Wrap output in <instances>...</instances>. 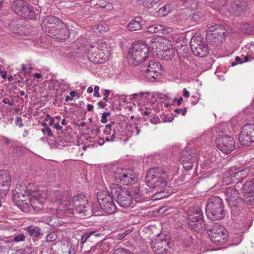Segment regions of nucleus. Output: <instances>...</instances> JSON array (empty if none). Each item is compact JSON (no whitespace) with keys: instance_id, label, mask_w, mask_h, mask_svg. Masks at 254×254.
<instances>
[{"instance_id":"63","label":"nucleus","mask_w":254,"mask_h":254,"mask_svg":"<svg viewBox=\"0 0 254 254\" xmlns=\"http://www.w3.org/2000/svg\"><path fill=\"white\" fill-rule=\"evenodd\" d=\"M54 128L57 130H60L63 128V127L58 123L54 125Z\"/></svg>"},{"instance_id":"37","label":"nucleus","mask_w":254,"mask_h":254,"mask_svg":"<svg viewBox=\"0 0 254 254\" xmlns=\"http://www.w3.org/2000/svg\"><path fill=\"white\" fill-rule=\"evenodd\" d=\"M182 160L183 161L195 162V158L192 155L191 150H187L183 153Z\"/></svg>"},{"instance_id":"15","label":"nucleus","mask_w":254,"mask_h":254,"mask_svg":"<svg viewBox=\"0 0 254 254\" xmlns=\"http://www.w3.org/2000/svg\"><path fill=\"white\" fill-rule=\"evenodd\" d=\"M217 147L224 153L229 154L235 148L233 138L228 135H219L215 139Z\"/></svg>"},{"instance_id":"43","label":"nucleus","mask_w":254,"mask_h":254,"mask_svg":"<svg viewBox=\"0 0 254 254\" xmlns=\"http://www.w3.org/2000/svg\"><path fill=\"white\" fill-rule=\"evenodd\" d=\"M159 1V0H145L143 1V5L148 8H150L154 4L158 3Z\"/></svg>"},{"instance_id":"19","label":"nucleus","mask_w":254,"mask_h":254,"mask_svg":"<svg viewBox=\"0 0 254 254\" xmlns=\"http://www.w3.org/2000/svg\"><path fill=\"white\" fill-rule=\"evenodd\" d=\"M11 182L10 173L7 170H0V197H3L7 194Z\"/></svg>"},{"instance_id":"14","label":"nucleus","mask_w":254,"mask_h":254,"mask_svg":"<svg viewBox=\"0 0 254 254\" xmlns=\"http://www.w3.org/2000/svg\"><path fill=\"white\" fill-rule=\"evenodd\" d=\"M211 241L216 245L225 243L228 239V233L225 228L218 223H215L208 230Z\"/></svg>"},{"instance_id":"27","label":"nucleus","mask_w":254,"mask_h":254,"mask_svg":"<svg viewBox=\"0 0 254 254\" xmlns=\"http://www.w3.org/2000/svg\"><path fill=\"white\" fill-rule=\"evenodd\" d=\"M161 51H162V55L164 60H168L173 57L175 52L171 44H169L165 45L163 47Z\"/></svg>"},{"instance_id":"50","label":"nucleus","mask_w":254,"mask_h":254,"mask_svg":"<svg viewBox=\"0 0 254 254\" xmlns=\"http://www.w3.org/2000/svg\"><path fill=\"white\" fill-rule=\"evenodd\" d=\"M183 1L185 3V6H186L188 8L193 9L195 7V6H192L191 4V3L192 2L194 4L193 2H192L191 0H183Z\"/></svg>"},{"instance_id":"49","label":"nucleus","mask_w":254,"mask_h":254,"mask_svg":"<svg viewBox=\"0 0 254 254\" xmlns=\"http://www.w3.org/2000/svg\"><path fill=\"white\" fill-rule=\"evenodd\" d=\"M110 112H104L102 113V115L101 117V122L103 124H105L107 122L108 120L107 119V117L110 115Z\"/></svg>"},{"instance_id":"9","label":"nucleus","mask_w":254,"mask_h":254,"mask_svg":"<svg viewBox=\"0 0 254 254\" xmlns=\"http://www.w3.org/2000/svg\"><path fill=\"white\" fill-rule=\"evenodd\" d=\"M110 55L111 46L107 42H101L98 43L97 48L89 58L95 63H103L108 60Z\"/></svg>"},{"instance_id":"17","label":"nucleus","mask_w":254,"mask_h":254,"mask_svg":"<svg viewBox=\"0 0 254 254\" xmlns=\"http://www.w3.org/2000/svg\"><path fill=\"white\" fill-rule=\"evenodd\" d=\"M201 40L199 37L192 38L190 41V48L195 56L204 57L208 54V48Z\"/></svg>"},{"instance_id":"54","label":"nucleus","mask_w":254,"mask_h":254,"mask_svg":"<svg viewBox=\"0 0 254 254\" xmlns=\"http://www.w3.org/2000/svg\"><path fill=\"white\" fill-rule=\"evenodd\" d=\"M98 245L96 244L94 246H93L91 247L90 249L87 251L86 252V254H93L95 252L96 250H98Z\"/></svg>"},{"instance_id":"12","label":"nucleus","mask_w":254,"mask_h":254,"mask_svg":"<svg viewBox=\"0 0 254 254\" xmlns=\"http://www.w3.org/2000/svg\"><path fill=\"white\" fill-rule=\"evenodd\" d=\"M112 177L115 181L123 185L131 184L136 179V176L127 169L118 168L113 171Z\"/></svg>"},{"instance_id":"24","label":"nucleus","mask_w":254,"mask_h":254,"mask_svg":"<svg viewBox=\"0 0 254 254\" xmlns=\"http://www.w3.org/2000/svg\"><path fill=\"white\" fill-rule=\"evenodd\" d=\"M249 172L248 169H245L232 173L228 177L231 182L235 183L241 182L243 180L246 178Z\"/></svg>"},{"instance_id":"55","label":"nucleus","mask_w":254,"mask_h":254,"mask_svg":"<svg viewBox=\"0 0 254 254\" xmlns=\"http://www.w3.org/2000/svg\"><path fill=\"white\" fill-rule=\"evenodd\" d=\"M56 239V237L54 234H50L47 235L46 236V241L47 242H52Z\"/></svg>"},{"instance_id":"22","label":"nucleus","mask_w":254,"mask_h":254,"mask_svg":"<svg viewBox=\"0 0 254 254\" xmlns=\"http://www.w3.org/2000/svg\"><path fill=\"white\" fill-rule=\"evenodd\" d=\"M70 197L63 201L57 210L58 214L71 215L73 213V209L69 201Z\"/></svg>"},{"instance_id":"20","label":"nucleus","mask_w":254,"mask_h":254,"mask_svg":"<svg viewBox=\"0 0 254 254\" xmlns=\"http://www.w3.org/2000/svg\"><path fill=\"white\" fill-rule=\"evenodd\" d=\"M210 31L216 32L212 34V42L216 45H218L222 43L226 36L227 32L226 30L220 27L219 25H214L210 26L209 28Z\"/></svg>"},{"instance_id":"10","label":"nucleus","mask_w":254,"mask_h":254,"mask_svg":"<svg viewBox=\"0 0 254 254\" xmlns=\"http://www.w3.org/2000/svg\"><path fill=\"white\" fill-rule=\"evenodd\" d=\"M72 202L74 209L80 217H88L92 214L90 207L89 205L87 197L85 195H76L73 197Z\"/></svg>"},{"instance_id":"31","label":"nucleus","mask_w":254,"mask_h":254,"mask_svg":"<svg viewBox=\"0 0 254 254\" xmlns=\"http://www.w3.org/2000/svg\"><path fill=\"white\" fill-rule=\"evenodd\" d=\"M114 125L115 123L113 122H112L106 125L105 126V128L104 130V133L107 135V136L105 137V139L106 141H112L114 140V133L110 135L112 132V127Z\"/></svg>"},{"instance_id":"39","label":"nucleus","mask_w":254,"mask_h":254,"mask_svg":"<svg viewBox=\"0 0 254 254\" xmlns=\"http://www.w3.org/2000/svg\"><path fill=\"white\" fill-rule=\"evenodd\" d=\"M99 250L104 252H107L109 250L110 243L104 240L100 243L97 244Z\"/></svg>"},{"instance_id":"35","label":"nucleus","mask_w":254,"mask_h":254,"mask_svg":"<svg viewBox=\"0 0 254 254\" xmlns=\"http://www.w3.org/2000/svg\"><path fill=\"white\" fill-rule=\"evenodd\" d=\"M54 196L55 201H61L65 199L68 198L69 194L67 192H62L60 190H55L54 192Z\"/></svg>"},{"instance_id":"16","label":"nucleus","mask_w":254,"mask_h":254,"mask_svg":"<svg viewBox=\"0 0 254 254\" xmlns=\"http://www.w3.org/2000/svg\"><path fill=\"white\" fill-rule=\"evenodd\" d=\"M239 140L242 145L249 146L254 142V124H248L243 126Z\"/></svg>"},{"instance_id":"21","label":"nucleus","mask_w":254,"mask_h":254,"mask_svg":"<svg viewBox=\"0 0 254 254\" xmlns=\"http://www.w3.org/2000/svg\"><path fill=\"white\" fill-rule=\"evenodd\" d=\"M149 189L143 187H135L132 190V195L134 200L137 202H141L145 201L148 197L146 195L149 192ZM150 190V189L149 190Z\"/></svg>"},{"instance_id":"64","label":"nucleus","mask_w":254,"mask_h":254,"mask_svg":"<svg viewBox=\"0 0 254 254\" xmlns=\"http://www.w3.org/2000/svg\"><path fill=\"white\" fill-rule=\"evenodd\" d=\"M93 109V106L91 104H87V110H88V111H92Z\"/></svg>"},{"instance_id":"62","label":"nucleus","mask_w":254,"mask_h":254,"mask_svg":"<svg viewBox=\"0 0 254 254\" xmlns=\"http://www.w3.org/2000/svg\"><path fill=\"white\" fill-rule=\"evenodd\" d=\"M235 60L237 63H239L240 64H242L244 63V60H243L242 58H241L240 57L238 56L236 57Z\"/></svg>"},{"instance_id":"23","label":"nucleus","mask_w":254,"mask_h":254,"mask_svg":"<svg viewBox=\"0 0 254 254\" xmlns=\"http://www.w3.org/2000/svg\"><path fill=\"white\" fill-rule=\"evenodd\" d=\"M194 217L188 218L187 222L190 227L195 231H202L205 226L203 222V219L201 218H197L196 220H192Z\"/></svg>"},{"instance_id":"11","label":"nucleus","mask_w":254,"mask_h":254,"mask_svg":"<svg viewBox=\"0 0 254 254\" xmlns=\"http://www.w3.org/2000/svg\"><path fill=\"white\" fill-rule=\"evenodd\" d=\"M112 177L115 181L123 185L131 184L136 179V176L127 169L118 168L113 171Z\"/></svg>"},{"instance_id":"47","label":"nucleus","mask_w":254,"mask_h":254,"mask_svg":"<svg viewBox=\"0 0 254 254\" xmlns=\"http://www.w3.org/2000/svg\"><path fill=\"white\" fill-rule=\"evenodd\" d=\"M41 130L43 134L47 135L49 137H51L53 135L52 131L48 126H46V127H43Z\"/></svg>"},{"instance_id":"26","label":"nucleus","mask_w":254,"mask_h":254,"mask_svg":"<svg viewBox=\"0 0 254 254\" xmlns=\"http://www.w3.org/2000/svg\"><path fill=\"white\" fill-rule=\"evenodd\" d=\"M143 25L142 19L141 17H135L128 24L127 28L130 31L140 30Z\"/></svg>"},{"instance_id":"8","label":"nucleus","mask_w":254,"mask_h":254,"mask_svg":"<svg viewBox=\"0 0 254 254\" xmlns=\"http://www.w3.org/2000/svg\"><path fill=\"white\" fill-rule=\"evenodd\" d=\"M114 196L107 191H100L97 193V198L101 209L107 214H112L116 210Z\"/></svg>"},{"instance_id":"57","label":"nucleus","mask_w":254,"mask_h":254,"mask_svg":"<svg viewBox=\"0 0 254 254\" xmlns=\"http://www.w3.org/2000/svg\"><path fill=\"white\" fill-rule=\"evenodd\" d=\"M99 89L100 88L98 86H95L94 88V96L95 97H100V94H99Z\"/></svg>"},{"instance_id":"45","label":"nucleus","mask_w":254,"mask_h":254,"mask_svg":"<svg viewBox=\"0 0 254 254\" xmlns=\"http://www.w3.org/2000/svg\"><path fill=\"white\" fill-rule=\"evenodd\" d=\"M194 162H189V161H182L183 165L184 168L187 171L190 170L193 166V163Z\"/></svg>"},{"instance_id":"42","label":"nucleus","mask_w":254,"mask_h":254,"mask_svg":"<svg viewBox=\"0 0 254 254\" xmlns=\"http://www.w3.org/2000/svg\"><path fill=\"white\" fill-rule=\"evenodd\" d=\"M133 231L132 229H128L124 230L123 232L119 233L117 235L118 239L120 240H123L127 235H128Z\"/></svg>"},{"instance_id":"40","label":"nucleus","mask_w":254,"mask_h":254,"mask_svg":"<svg viewBox=\"0 0 254 254\" xmlns=\"http://www.w3.org/2000/svg\"><path fill=\"white\" fill-rule=\"evenodd\" d=\"M149 94V92H141L138 93H135L132 94L131 96L132 97V99H134L138 101H141L146 99L145 95H147Z\"/></svg>"},{"instance_id":"59","label":"nucleus","mask_w":254,"mask_h":254,"mask_svg":"<svg viewBox=\"0 0 254 254\" xmlns=\"http://www.w3.org/2000/svg\"><path fill=\"white\" fill-rule=\"evenodd\" d=\"M249 27V24L247 23H245L243 24V28L245 29V31H244L246 33H249L250 32V31L248 30Z\"/></svg>"},{"instance_id":"13","label":"nucleus","mask_w":254,"mask_h":254,"mask_svg":"<svg viewBox=\"0 0 254 254\" xmlns=\"http://www.w3.org/2000/svg\"><path fill=\"white\" fill-rule=\"evenodd\" d=\"M171 245L169 236L163 234H158L151 244L152 249L156 254H166Z\"/></svg>"},{"instance_id":"41","label":"nucleus","mask_w":254,"mask_h":254,"mask_svg":"<svg viewBox=\"0 0 254 254\" xmlns=\"http://www.w3.org/2000/svg\"><path fill=\"white\" fill-rule=\"evenodd\" d=\"M158 11L161 16H165L170 12V6L169 5H165L160 8Z\"/></svg>"},{"instance_id":"61","label":"nucleus","mask_w":254,"mask_h":254,"mask_svg":"<svg viewBox=\"0 0 254 254\" xmlns=\"http://www.w3.org/2000/svg\"><path fill=\"white\" fill-rule=\"evenodd\" d=\"M183 96L186 98H188L190 96V93L186 88L183 89Z\"/></svg>"},{"instance_id":"18","label":"nucleus","mask_w":254,"mask_h":254,"mask_svg":"<svg viewBox=\"0 0 254 254\" xmlns=\"http://www.w3.org/2000/svg\"><path fill=\"white\" fill-rule=\"evenodd\" d=\"M12 9L13 11L21 16L30 17L34 11L29 8V4L21 0H16L13 3Z\"/></svg>"},{"instance_id":"4","label":"nucleus","mask_w":254,"mask_h":254,"mask_svg":"<svg viewBox=\"0 0 254 254\" xmlns=\"http://www.w3.org/2000/svg\"><path fill=\"white\" fill-rule=\"evenodd\" d=\"M167 175L162 168L155 167L150 169L146 174V182L150 190L153 192L157 191L167 184Z\"/></svg>"},{"instance_id":"53","label":"nucleus","mask_w":254,"mask_h":254,"mask_svg":"<svg viewBox=\"0 0 254 254\" xmlns=\"http://www.w3.org/2000/svg\"><path fill=\"white\" fill-rule=\"evenodd\" d=\"M100 208L98 206H95L94 205H92L91 209H90V212L92 213V214L90 215V216L92 215H98V214H96L99 211Z\"/></svg>"},{"instance_id":"7","label":"nucleus","mask_w":254,"mask_h":254,"mask_svg":"<svg viewBox=\"0 0 254 254\" xmlns=\"http://www.w3.org/2000/svg\"><path fill=\"white\" fill-rule=\"evenodd\" d=\"M111 193L116 198V201L121 206L127 207L131 204L132 197L125 188L116 184H112Z\"/></svg>"},{"instance_id":"56","label":"nucleus","mask_w":254,"mask_h":254,"mask_svg":"<svg viewBox=\"0 0 254 254\" xmlns=\"http://www.w3.org/2000/svg\"><path fill=\"white\" fill-rule=\"evenodd\" d=\"M111 92V91L108 90V89H105L104 90V93L103 94V95H104V98H103V100L105 101V102H108V97H109V95L110 94Z\"/></svg>"},{"instance_id":"34","label":"nucleus","mask_w":254,"mask_h":254,"mask_svg":"<svg viewBox=\"0 0 254 254\" xmlns=\"http://www.w3.org/2000/svg\"><path fill=\"white\" fill-rule=\"evenodd\" d=\"M242 189L244 193H254V178L252 180L246 181Z\"/></svg>"},{"instance_id":"33","label":"nucleus","mask_w":254,"mask_h":254,"mask_svg":"<svg viewBox=\"0 0 254 254\" xmlns=\"http://www.w3.org/2000/svg\"><path fill=\"white\" fill-rule=\"evenodd\" d=\"M141 71L145 77V78L150 81H154L156 77L160 74L161 73H157L155 71L151 70V69H142Z\"/></svg>"},{"instance_id":"32","label":"nucleus","mask_w":254,"mask_h":254,"mask_svg":"<svg viewBox=\"0 0 254 254\" xmlns=\"http://www.w3.org/2000/svg\"><path fill=\"white\" fill-rule=\"evenodd\" d=\"M161 68L162 66L158 62H156L154 60H152L149 61L148 65L143 67V69H151L157 73H161Z\"/></svg>"},{"instance_id":"1","label":"nucleus","mask_w":254,"mask_h":254,"mask_svg":"<svg viewBox=\"0 0 254 254\" xmlns=\"http://www.w3.org/2000/svg\"><path fill=\"white\" fill-rule=\"evenodd\" d=\"M12 193L13 201L25 212L29 211L31 207L35 211L42 209L46 198V193L37 191L33 183H29L27 186L23 183L18 184Z\"/></svg>"},{"instance_id":"29","label":"nucleus","mask_w":254,"mask_h":254,"mask_svg":"<svg viewBox=\"0 0 254 254\" xmlns=\"http://www.w3.org/2000/svg\"><path fill=\"white\" fill-rule=\"evenodd\" d=\"M176 48L180 56L184 58L189 57L190 54L189 47L186 45H184L183 44H179L177 45Z\"/></svg>"},{"instance_id":"25","label":"nucleus","mask_w":254,"mask_h":254,"mask_svg":"<svg viewBox=\"0 0 254 254\" xmlns=\"http://www.w3.org/2000/svg\"><path fill=\"white\" fill-rule=\"evenodd\" d=\"M167 41L163 37H156L152 38L149 43V47L153 50H160L161 51L163 47L165 45V42Z\"/></svg>"},{"instance_id":"2","label":"nucleus","mask_w":254,"mask_h":254,"mask_svg":"<svg viewBox=\"0 0 254 254\" xmlns=\"http://www.w3.org/2000/svg\"><path fill=\"white\" fill-rule=\"evenodd\" d=\"M41 27L46 35L55 39H65L69 35L66 24L54 16L45 17L42 21Z\"/></svg>"},{"instance_id":"36","label":"nucleus","mask_w":254,"mask_h":254,"mask_svg":"<svg viewBox=\"0 0 254 254\" xmlns=\"http://www.w3.org/2000/svg\"><path fill=\"white\" fill-rule=\"evenodd\" d=\"M92 235H94L95 237H98L100 235V234L98 233L96 231L90 230L86 232L82 236L81 238V243L84 244L87 240Z\"/></svg>"},{"instance_id":"3","label":"nucleus","mask_w":254,"mask_h":254,"mask_svg":"<svg viewBox=\"0 0 254 254\" xmlns=\"http://www.w3.org/2000/svg\"><path fill=\"white\" fill-rule=\"evenodd\" d=\"M149 57V50L147 44L142 41L134 42L127 54L129 64L134 66L146 60Z\"/></svg>"},{"instance_id":"6","label":"nucleus","mask_w":254,"mask_h":254,"mask_svg":"<svg viewBox=\"0 0 254 254\" xmlns=\"http://www.w3.org/2000/svg\"><path fill=\"white\" fill-rule=\"evenodd\" d=\"M226 200L233 215H239L244 208L245 201L239 196L238 190L233 187L228 188L225 192Z\"/></svg>"},{"instance_id":"5","label":"nucleus","mask_w":254,"mask_h":254,"mask_svg":"<svg viewBox=\"0 0 254 254\" xmlns=\"http://www.w3.org/2000/svg\"><path fill=\"white\" fill-rule=\"evenodd\" d=\"M206 214L210 220H222L225 216L222 199L218 196H213L208 200Z\"/></svg>"},{"instance_id":"38","label":"nucleus","mask_w":254,"mask_h":254,"mask_svg":"<svg viewBox=\"0 0 254 254\" xmlns=\"http://www.w3.org/2000/svg\"><path fill=\"white\" fill-rule=\"evenodd\" d=\"M164 30V26L162 25H152L147 28V31L151 33H158Z\"/></svg>"},{"instance_id":"60","label":"nucleus","mask_w":254,"mask_h":254,"mask_svg":"<svg viewBox=\"0 0 254 254\" xmlns=\"http://www.w3.org/2000/svg\"><path fill=\"white\" fill-rule=\"evenodd\" d=\"M2 102L4 104H8L9 105H12V103L10 101V100L8 98L3 99Z\"/></svg>"},{"instance_id":"48","label":"nucleus","mask_w":254,"mask_h":254,"mask_svg":"<svg viewBox=\"0 0 254 254\" xmlns=\"http://www.w3.org/2000/svg\"><path fill=\"white\" fill-rule=\"evenodd\" d=\"M25 240V236L23 234H19L14 237L13 241L15 242H23Z\"/></svg>"},{"instance_id":"46","label":"nucleus","mask_w":254,"mask_h":254,"mask_svg":"<svg viewBox=\"0 0 254 254\" xmlns=\"http://www.w3.org/2000/svg\"><path fill=\"white\" fill-rule=\"evenodd\" d=\"M245 198V203H247L248 205H251L254 206V195L250 196H244Z\"/></svg>"},{"instance_id":"30","label":"nucleus","mask_w":254,"mask_h":254,"mask_svg":"<svg viewBox=\"0 0 254 254\" xmlns=\"http://www.w3.org/2000/svg\"><path fill=\"white\" fill-rule=\"evenodd\" d=\"M25 230L32 237L39 238L43 235L40 228L35 226H30L25 228Z\"/></svg>"},{"instance_id":"58","label":"nucleus","mask_w":254,"mask_h":254,"mask_svg":"<svg viewBox=\"0 0 254 254\" xmlns=\"http://www.w3.org/2000/svg\"><path fill=\"white\" fill-rule=\"evenodd\" d=\"M151 122L152 124H157L159 123L160 120L157 116H154L150 119Z\"/></svg>"},{"instance_id":"51","label":"nucleus","mask_w":254,"mask_h":254,"mask_svg":"<svg viewBox=\"0 0 254 254\" xmlns=\"http://www.w3.org/2000/svg\"><path fill=\"white\" fill-rule=\"evenodd\" d=\"M15 124L16 126L19 127H22L24 126V124L22 123V119L21 117H17L15 118Z\"/></svg>"},{"instance_id":"28","label":"nucleus","mask_w":254,"mask_h":254,"mask_svg":"<svg viewBox=\"0 0 254 254\" xmlns=\"http://www.w3.org/2000/svg\"><path fill=\"white\" fill-rule=\"evenodd\" d=\"M194 217L192 220H196L197 218H201L203 219L202 212L198 206L191 207L188 211V218Z\"/></svg>"},{"instance_id":"44","label":"nucleus","mask_w":254,"mask_h":254,"mask_svg":"<svg viewBox=\"0 0 254 254\" xmlns=\"http://www.w3.org/2000/svg\"><path fill=\"white\" fill-rule=\"evenodd\" d=\"M130 251L124 248H118L114 250L113 254H130Z\"/></svg>"},{"instance_id":"52","label":"nucleus","mask_w":254,"mask_h":254,"mask_svg":"<svg viewBox=\"0 0 254 254\" xmlns=\"http://www.w3.org/2000/svg\"><path fill=\"white\" fill-rule=\"evenodd\" d=\"M174 112L177 114H182V115L185 116L187 113V110L186 108H184L183 109L177 108L175 110Z\"/></svg>"}]
</instances>
